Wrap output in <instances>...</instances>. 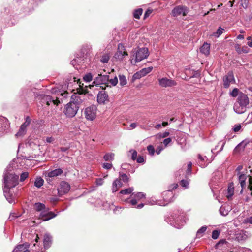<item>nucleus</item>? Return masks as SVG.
Segmentation results:
<instances>
[{
	"instance_id": "4468645a",
	"label": "nucleus",
	"mask_w": 252,
	"mask_h": 252,
	"mask_svg": "<svg viewBox=\"0 0 252 252\" xmlns=\"http://www.w3.org/2000/svg\"><path fill=\"white\" fill-rule=\"evenodd\" d=\"M224 82V86L225 88H228L230 83L234 82L235 79L233 74L232 72H229L223 79Z\"/></svg>"
},
{
	"instance_id": "69168bd1",
	"label": "nucleus",
	"mask_w": 252,
	"mask_h": 252,
	"mask_svg": "<svg viewBox=\"0 0 252 252\" xmlns=\"http://www.w3.org/2000/svg\"><path fill=\"white\" fill-rule=\"evenodd\" d=\"M242 53H247L248 52L249 50L247 49L246 46L243 47L242 48Z\"/></svg>"
},
{
	"instance_id": "0eeeda50",
	"label": "nucleus",
	"mask_w": 252,
	"mask_h": 252,
	"mask_svg": "<svg viewBox=\"0 0 252 252\" xmlns=\"http://www.w3.org/2000/svg\"><path fill=\"white\" fill-rule=\"evenodd\" d=\"M158 82L159 86L163 88L173 87L177 85L175 81L166 77L159 79Z\"/></svg>"
},
{
	"instance_id": "9b49d317",
	"label": "nucleus",
	"mask_w": 252,
	"mask_h": 252,
	"mask_svg": "<svg viewBox=\"0 0 252 252\" xmlns=\"http://www.w3.org/2000/svg\"><path fill=\"white\" fill-rule=\"evenodd\" d=\"M70 189V186L68 183L64 181L62 182L58 189V193L60 195H63L67 193Z\"/></svg>"
},
{
	"instance_id": "774afa93",
	"label": "nucleus",
	"mask_w": 252,
	"mask_h": 252,
	"mask_svg": "<svg viewBox=\"0 0 252 252\" xmlns=\"http://www.w3.org/2000/svg\"><path fill=\"white\" fill-rule=\"evenodd\" d=\"M46 141L48 143H51L53 141V138L51 137H47L46 138Z\"/></svg>"
},
{
	"instance_id": "412c9836",
	"label": "nucleus",
	"mask_w": 252,
	"mask_h": 252,
	"mask_svg": "<svg viewBox=\"0 0 252 252\" xmlns=\"http://www.w3.org/2000/svg\"><path fill=\"white\" fill-rule=\"evenodd\" d=\"M233 109L234 111L238 114H242L244 113L246 110L245 107L242 106L238 102L235 103Z\"/></svg>"
},
{
	"instance_id": "13d9d810",
	"label": "nucleus",
	"mask_w": 252,
	"mask_h": 252,
	"mask_svg": "<svg viewBox=\"0 0 252 252\" xmlns=\"http://www.w3.org/2000/svg\"><path fill=\"white\" fill-rule=\"evenodd\" d=\"M96 185L98 186L102 185L103 183V181L102 179H97L96 181Z\"/></svg>"
},
{
	"instance_id": "8fccbe9b",
	"label": "nucleus",
	"mask_w": 252,
	"mask_h": 252,
	"mask_svg": "<svg viewBox=\"0 0 252 252\" xmlns=\"http://www.w3.org/2000/svg\"><path fill=\"white\" fill-rule=\"evenodd\" d=\"M102 166L106 169H110L112 167V164L110 163H104Z\"/></svg>"
},
{
	"instance_id": "72a5a7b5",
	"label": "nucleus",
	"mask_w": 252,
	"mask_h": 252,
	"mask_svg": "<svg viewBox=\"0 0 252 252\" xmlns=\"http://www.w3.org/2000/svg\"><path fill=\"white\" fill-rule=\"evenodd\" d=\"M114 153H107L104 156V159L105 161H112L114 159Z\"/></svg>"
},
{
	"instance_id": "b1692460",
	"label": "nucleus",
	"mask_w": 252,
	"mask_h": 252,
	"mask_svg": "<svg viewBox=\"0 0 252 252\" xmlns=\"http://www.w3.org/2000/svg\"><path fill=\"white\" fill-rule=\"evenodd\" d=\"M234 187L233 183H230L227 189V197L228 198H231L234 194Z\"/></svg>"
},
{
	"instance_id": "ddd939ff",
	"label": "nucleus",
	"mask_w": 252,
	"mask_h": 252,
	"mask_svg": "<svg viewBox=\"0 0 252 252\" xmlns=\"http://www.w3.org/2000/svg\"><path fill=\"white\" fill-rule=\"evenodd\" d=\"M237 102L239 103L242 106L246 108L249 104V99L246 94L241 93L239 95Z\"/></svg>"
},
{
	"instance_id": "5701e85b",
	"label": "nucleus",
	"mask_w": 252,
	"mask_h": 252,
	"mask_svg": "<svg viewBox=\"0 0 252 252\" xmlns=\"http://www.w3.org/2000/svg\"><path fill=\"white\" fill-rule=\"evenodd\" d=\"M239 177V182L241 184V186L243 188L246 185V180L247 179V175L245 173H238Z\"/></svg>"
},
{
	"instance_id": "393cba45",
	"label": "nucleus",
	"mask_w": 252,
	"mask_h": 252,
	"mask_svg": "<svg viewBox=\"0 0 252 252\" xmlns=\"http://www.w3.org/2000/svg\"><path fill=\"white\" fill-rule=\"evenodd\" d=\"M46 208L45 205L41 203H36L34 204V208L38 212H41L44 209H46Z\"/></svg>"
},
{
	"instance_id": "bb28decb",
	"label": "nucleus",
	"mask_w": 252,
	"mask_h": 252,
	"mask_svg": "<svg viewBox=\"0 0 252 252\" xmlns=\"http://www.w3.org/2000/svg\"><path fill=\"white\" fill-rule=\"evenodd\" d=\"M207 230V226H203L198 229L196 233V236L198 238H200L203 236L204 233Z\"/></svg>"
},
{
	"instance_id": "6ab92c4d",
	"label": "nucleus",
	"mask_w": 252,
	"mask_h": 252,
	"mask_svg": "<svg viewBox=\"0 0 252 252\" xmlns=\"http://www.w3.org/2000/svg\"><path fill=\"white\" fill-rule=\"evenodd\" d=\"M28 245L22 244L17 246L12 252H29Z\"/></svg>"
},
{
	"instance_id": "6e6552de",
	"label": "nucleus",
	"mask_w": 252,
	"mask_h": 252,
	"mask_svg": "<svg viewBox=\"0 0 252 252\" xmlns=\"http://www.w3.org/2000/svg\"><path fill=\"white\" fill-rule=\"evenodd\" d=\"M85 97L84 94H75L72 95L70 102L74 103L77 106H79V105L84 101Z\"/></svg>"
},
{
	"instance_id": "37998d69",
	"label": "nucleus",
	"mask_w": 252,
	"mask_h": 252,
	"mask_svg": "<svg viewBox=\"0 0 252 252\" xmlns=\"http://www.w3.org/2000/svg\"><path fill=\"white\" fill-rule=\"evenodd\" d=\"M121 180H122L124 182H127L128 181V177L126 174H120Z\"/></svg>"
},
{
	"instance_id": "39448f33",
	"label": "nucleus",
	"mask_w": 252,
	"mask_h": 252,
	"mask_svg": "<svg viewBox=\"0 0 252 252\" xmlns=\"http://www.w3.org/2000/svg\"><path fill=\"white\" fill-rule=\"evenodd\" d=\"M189 12V9L185 6L179 5L173 8L172 11L171 15L174 17L185 16Z\"/></svg>"
},
{
	"instance_id": "f704fd0d",
	"label": "nucleus",
	"mask_w": 252,
	"mask_h": 252,
	"mask_svg": "<svg viewBox=\"0 0 252 252\" xmlns=\"http://www.w3.org/2000/svg\"><path fill=\"white\" fill-rule=\"evenodd\" d=\"M198 158L199 159V163L200 164V165L202 167H205L207 165V164L203 163V162L205 160V159H207V157L205 156L204 157H203L201 156L200 154L198 155Z\"/></svg>"
},
{
	"instance_id": "49530a36",
	"label": "nucleus",
	"mask_w": 252,
	"mask_h": 252,
	"mask_svg": "<svg viewBox=\"0 0 252 252\" xmlns=\"http://www.w3.org/2000/svg\"><path fill=\"white\" fill-rule=\"evenodd\" d=\"M134 197L139 200L142 198H144L145 197V194L142 192H138L134 194Z\"/></svg>"
},
{
	"instance_id": "bf43d9fd",
	"label": "nucleus",
	"mask_w": 252,
	"mask_h": 252,
	"mask_svg": "<svg viewBox=\"0 0 252 252\" xmlns=\"http://www.w3.org/2000/svg\"><path fill=\"white\" fill-rule=\"evenodd\" d=\"M241 128V126L240 125H238L235 126L234 127V131L235 132H238Z\"/></svg>"
},
{
	"instance_id": "f03ea898",
	"label": "nucleus",
	"mask_w": 252,
	"mask_h": 252,
	"mask_svg": "<svg viewBox=\"0 0 252 252\" xmlns=\"http://www.w3.org/2000/svg\"><path fill=\"white\" fill-rule=\"evenodd\" d=\"M133 58L130 60V62L134 64L136 63L146 59L149 55L148 49L145 47L139 48L135 51H133Z\"/></svg>"
},
{
	"instance_id": "1a4fd4ad",
	"label": "nucleus",
	"mask_w": 252,
	"mask_h": 252,
	"mask_svg": "<svg viewBox=\"0 0 252 252\" xmlns=\"http://www.w3.org/2000/svg\"><path fill=\"white\" fill-rule=\"evenodd\" d=\"M97 100L100 104H105L109 101L108 95L105 91H100L97 94Z\"/></svg>"
},
{
	"instance_id": "864d4df0",
	"label": "nucleus",
	"mask_w": 252,
	"mask_h": 252,
	"mask_svg": "<svg viewBox=\"0 0 252 252\" xmlns=\"http://www.w3.org/2000/svg\"><path fill=\"white\" fill-rule=\"evenodd\" d=\"M172 140L170 138H167L163 140V144L165 146H167L169 143L171 142Z\"/></svg>"
},
{
	"instance_id": "3c124183",
	"label": "nucleus",
	"mask_w": 252,
	"mask_h": 252,
	"mask_svg": "<svg viewBox=\"0 0 252 252\" xmlns=\"http://www.w3.org/2000/svg\"><path fill=\"white\" fill-rule=\"evenodd\" d=\"M235 48L237 52L239 54L242 53V48L240 47V45L238 44H236L235 46Z\"/></svg>"
},
{
	"instance_id": "423d86ee",
	"label": "nucleus",
	"mask_w": 252,
	"mask_h": 252,
	"mask_svg": "<svg viewBox=\"0 0 252 252\" xmlns=\"http://www.w3.org/2000/svg\"><path fill=\"white\" fill-rule=\"evenodd\" d=\"M56 216V215L53 212L50 211L49 208L47 207L40 213L39 219L43 221H47Z\"/></svg>"
},
{
	"instance_id": "79ce46f5",
	"label": "nucleus",
	"mask_w": 252,
	"mask_h": 252,
	"mask_svg": "<svg viewBox=\"0 0 252 252\" xmlns=\"http://www.w3.org/2000/svg\"><path fill=\"white\" fill-rule=\"evenodd\" d=\"M147 150L149 152V153L151 155H153L155 153V149L154 147L152 145H149L147 147Z\"/></svg>"
},
{
	"instance_id": "4c0bfd02",
	"label": "nucleus",
	"mask_w": 252,
	"mask_h": 252,
	"mask_svg": "<svg viewBox=\"0 0 252 252\" xmlns=\"http://www.w3.org/2000/svg\"><path fill=\"white\" fill-rule=\"evenodd\" d=\"M133 188H129L126 189L124 190H122L120 192V193L123 194H130L133 191Z\"/></svg>"
},
{
	"instance_id": "09e8293b",
	"label": "nucleus",
	"mask_w": 252,
	"mask_h": 252,
	"mask_svg": "<svg viewBox=\"0 0 252 252\" xmlns=\"http://www.w3.org/2000/svg\"><path fill=\"white\" fill-rule=\"evenodd\" d=\"M130 152L132 154L131 158L133 160H135L136 159L137 155V152L135 150H131L130 151Z\"/></svg>"
},
{
	"instance_id": "f3484780",
	"label": "nucleus",
	"mask_w": 252,
	"mask_h": 252,
	"mask_svg": "<svg viewBox=\"0 0 252 252\" xmlns=\"http://www.w3.org/2000/svg\"><path fill=\"white\" fill-rule=\"evenodd\" d=\"M17 177L16 179V185L18 184V180L19 178V176L15 175V174L10 173L6 171V173H4V184L5 185V179L6 178V181L8 182H11L12 181L13 178Z\"/></svg>"
},
{
	"instance_id": "2f4dec72",
	"label": "nucleus",
	"mask_w": 252,
	"mask_h": 252,
	"mask_svg": "<svg viewBox=\"0 0 252 252\" xmlns=\"http://www.w3.org/2000/svg\"><path fill=\"white\" fill-rule=\"evenodd\" d=\"M143 12V10L141 8H139L134 11L133 13V16L135 18L139 19L140 17V16L142 15Z\"/></svg>"
},
{
	"instance_id": "0e129e2a",
	"label": "nucleus",
	"mask_w": 252,
	"mask_h": 252,
	"mask_svg": "<svg viewBox=\"0 0 252 252\" xmlns=\"http://www.w3.org/2000/svg\"><path fill=\"white\" fill-rule=\"evenodd\" d=\"M181 184L184 187H187L188 185V183L187 181L184 180H182L181 181Z\"/></svg>"
},
{
	"instance_id": "e433bc0d",
	"label": "nucleus",
	"mask_w": 252,
	"mask_h": 252,
	"mask_svg": "<svg viewBox=\"0 0 252 252\" xmlns=\"http://www.w3.org/2000/svg\"><path fill=\"white\" fill-rule=\"evenodd\" d=\"M228 209H226L224 206H221L220 208V213L222 216H226L228 214Z\"/></svg>"
},
{
	"instance_id": "a211bd4d",
	"label": "nucleus",
	"mask_w": 252,
	"mask_h": 252,
	"mask_svg": "<svg viewBox=\"0 0 252 252\" xmlns=\"http://www.w3.org/2000/svg\"><path fill=\"white\" fill-rule=\"evenodd\" d=\"M122 186V183L120 179H115L113 184L112 187V191L113 192H115L118 190Z\"/></svg>"
},
{
	"instance_id": "dca6fc26",
	"label": "nucleus",
	"mask_w": 252,
	"mask_h": 252,
	"mask_svg": "<svg viewBox=\"0 0 252 252\" xmlns=\"http://www.w3.org/2000/svg\"><path fill=\"white\" fill-rule=\"evenodd\" d=\"M42 99L47 100V105H49L51 103H53L54 105H58V104L60 103V101L57 98H56V99H54L51 96L47 95H42Z\"/></svg>"
},
{
	"instance_id": "2eb2a0df",
	"label": "nucleus",
	"mask_w": 252,
	"mask_h": 252,
	"mask_svg": "<svg viewBox=\"0 0 252 252\" xmlns=\"http://www.w3.org/2000/svg\"><path fill=\"white\" fill-rule=\"evenodd\" d=\"M62 173H63L62 170L60 168L56 169L53 170H52L47 173V175H46V176L47 177V178L46 179V180L48 182H49L50 181V178L57 177V176L62 174Z\"/></svg>"
},
{
	"instance_id": "4d7b16f0",
	"label": "nucleus",
	"mask_w": 252,
	"mask_h": 252,
	"mask_svg": "<svg viewBox=\"0 0 252 252\" xmlns=\"http://www.w3.org/2000/svg\"><path fill=\"white\" fill-rule=\"evenodd\" d=\"M249 188L250 190L252 191L251 195L252 196V177H250L249 179Z\"/></svg>"
},
{
	"instance_id": "a18cd8bd",
	"label": "nucleus",
	"mask_w": 252,
	"mask_h": 252,
	"mask_svg": "<svg viewBox=\"0 0 252 252\" xmlns=\"http://www.w3.org/2000/svg\"><path fill=\"white\" fill-rule=\"evenodd\" d=\"M110 83L113 85V86H116L118 83V78L116 76H115L114 78L111 79L110 80L109 79V81Z\"/></svg>"
},
{
	"instance_id": "f8f14e48",
	"label": "nucleus",
	"mask_w": 252,
	"mask_h": 252,
	"mask_svg": "<svg viewBox=\"0 0 252 252\" xmlns=\"http://www.w3.org/2000/svg\"><path fill=\"white\" fill-rule=\"evenodd\" d=\"M109 81V76L107 75H102L98 74V76L94 79V83L99 85L103 84H106Z\"/></svg>"
},
{
	"instance_id": "c85d7f7f",
	"label": "nucleus",
	"mask_w": 252,
	"mask_h": 252,
	"mask_svg": "<svg viewBox=\"0 0 252 252\" xmlns=\"http://www.w3.org/2000/svg\"><path fill=\"white\" fill-rule=\"evenodd\" d=\"M110 55L109 53H105L102 55L100 61L103 63H107L110 60Z\"/></svg>"
},
{
	"instance_id": "aec40b11",
	"label": "nucleus",
	"mask_w": 252,
	"mask_h": 252,
	"mask_svg": "<svg viewBox=\"0 0 252 252\" xmlns=\"http://www.w3.org/2000/svg\"><path fill=\"white\" fill-rule=\"evenodd\" d=\"M210 45L207 43H204L200 49V52L206 56L210 53Z\"/></svg>"
},
{
	"instance_id": "473e14b6",
	"label": "nucleus",
	"mask_w": 252,
	"mask_h": 252,
	"mask_svg": "<svg viewBox=\"0 0 252 252\" xmlns=\"http://www.w3.org/2000/svg\"><path fill=\"white\" fill-rule=\"evenodd\" d=\"M119 78L120 85L124 86L126 84L127 80L126 77L124 75H119Z\"/></svg>"
},
{
	"instance_id": "603ef678",
	"label": "nucleus",
	"mask_w": 252,
	"mask_h": 252,
	"mask_svg": "<svg viewBox=\"0 0 252 252\" xmlns=\"http://www.w3.org/2000/svg\"><path fill=\"white\" fill-rule=\"evenodd\" d=\"M176 223V227L177 228H180L181 226H183L184 225V224L185 223V220H183L181 221V223H179L178 222V220H177Z\"/></svg>"
},
{
	"instance_id": "c9c22d12",
	"label": "nucleus",
	"mask_w": 252,
	"mask_h": 252,
	"mask_svg": "<svg viewBox=\"0 0 252 252\" xmlns=\"http://www.w3.org/2000/svg\"><path fill=\"white\" fill-rule=\"evenodd\" d=\"M170 134V133L168 131H165L163 133H160L156 135V137L157 138L161 139L164 138L167 136H168Z\"/></svg>"
},
{
	"instance_id": "680f3d73",
	"label": "nucleus",
	"mask_w": 252,
	"mask_h": 252,
	"mask_svg": "<svg viewBox=\"0 0 252 252\" xmlns=\"http://www.w3.org/2000/svg\"><path fill=\"white\" fill-rule=\"evenodd\" d=\"M144 158L142 157H138V158H137V162L138 163H143L144 162Z\"/></svg>"
},
{
	"instance_id": "a19ab883",
	"label": "nucleus",
	"mask_w": 252,
	"mask_h": 252,
	"mask_svg": "<svg viewBox=\"0 0 252 252\" xmlns=\"http://www.w3.org/2000/svg\"><path fill=\"white\" fill-rule=\"evenodd\" d=\"M143 77L142 76V73H141L140 70L138 72H137L133 75V78L134 79H138Z\"/></svg>"
},
{
	"instance_id": "7ed1b4c3",
	"label": "nucleus",
	"mask_w": 252,
	"mask_h": 252,
	"mask_svg": "<svg viewBox=\"0 0 252 252\" xmlns=\"http://www.w3.org/2000/svg\"><path fill=\"white\" fill-rule=\"evenodd\" d=\"M79 106H77L73 102H69L67 104L64 108V113L68 117H73L77 114Z\"/></svg>"
},
{
	"instance_id": "a878e982",
	"label": "nucleus",
	"mask_w": 252,
	"mask_h": 252,
	"mask_svg": "<svg viewBox=\"0 0 252 252\" xmlns=\"http://www.w3.org/2000/svg\"><path fill=\"white\" fill-rule=\"evenodd\" d=\"M44 184V180L41 177H37L34 182V186L37 188H40Z\"/></svg>"
},
{
	"instance_id": "6e6d98bb",
	"label": "nucleus",
	"mask_w": 252,
	"mask_h": 252,
	"mask_svg": "<svg viewBox=\"0 0 252 252\" xmlns=\"http://www.w3.org/2000/svg\"><path fill=\"white\" fill-rule=\"evenodd\" d=\"M30 121L27 119L26 121L21 126H23L24 128L26 129L27 126L30 124Z\"/></svg>"
},
{
	"instance_id": "5fc2aeb1",
	"label": "nucleus",
	"mask_w": 252,
	"mask_h": 252,
	"mask_svg": "<svg viewBox=\"0 0 252 252\" xmlns=\"http://www.w3.org/2000/svg\"><path fill=\"white\" fill-rule=\"evenodd\" d=\"M152 10H147L145 14H144V19H146L148 17H149V16L152 13Z\"/></svg>"
},
{
	"instance_id": "7c9ffc66",
	"label": "nucleus",
	"mask_w": 252,
	"mask_h": 252,
	"mask_svg": "<svg viewBox=\"0 0 252 252\" xmlns=\"http://www.w3.org/2000/svg\"><path fill=\"white\" fill-rule=\"evenodd\" d=\"M224 30L223 28L220 27L217 29V31L215 32H214L212 35L216 37H219L223 33Z\"/></svg>"
},
{
	"instance_id": "cd10ccee",
	"label": "nucleus",
	"mask_w": 252,
	"mask_h": 252,
	"mask_svg": "<svg viewBox=\"0 0 252 252\" xmlns=\"http://www.w3.org/2000/svg\"><path fill=\"white\" fill-rule=\"evenodd\" d=\"M153 69V68L152 66L142 69L140 70L142 76H143V77L146 76L147 74L151 72Z\"/></svg>"
},
{
	"instance_id": "20e7f679",
	"label": "nucleus",
	"mask_w": 252,
	"mask_h": 252,
	"mask_svg": "<svg viewBox=\"0 0 252 252\" xmlns=\"http://www.w3.org/2000/svg\"><path fill=\"white\" fill-rule=\"evenodd\" d=\"M97 107L92 105L87 107L84 110V115L86 119L89 121L94 120L96 117Z\"/></svg>"
},
{
	"instance_id": "052dcab7",
	"label": "nucleus",
	"mask_w": 252,
	"mask_h": 252,
	"mask_svg": "<svg viewBox=\"0 0 252 252\" xmlns=\"http://www.w3.org/2000/svg\"><path fill=\"white\" fill-rule=\"evenodd\" d=\"M137 126V125L136 123H131L129 126L130 129H133L135 128Z\"/></svg>"
},
{
	"instance_id": "9d476101",
	"label": "nucleus",
	"mask_w": 252,
	"mask_h": 252,
	"mask_svg": "<svg viewBox=\"0 0 252 252\" xmlns=\"http://www.w3.org/2000/svg\"><path fill=\"white\" fill-rule=\"evenodd\" d=\"M118 50L115 55L116 59L119 61H122L125 56H127V53L125 51V47L122 44H119L118 47Z\"/></svg>"
},
{
	"instance_id": "58836bf2",
	"label": "nucleus",
	"mask_w": 252,
	"mask_h": 252,
	"mask_svg": "<svg viewBox=\"0 0 252 252\" xmlns=\"http://www.w3.org/2000/svg\"><path fill=\"white\" fill-rule=\"evenodd\" d=\"M220 233V232L218 230H214L212 232V238L213 239H217L219 237Z\"/></svg>"
},
{
	"instance_id": "338daca9",
	"label": "nucleus",
	"mask_w": 252,
	"mask_h": 252,
	"mask_svg": "<svg viewBox=\"0 0 252 252\" xmlns=\"http://www.w3.org/2000/svg\"><path fill=\"white\" fill-rule=\"evenodd\" d=\"M191 166H192V163L189 162L188 164V171L189 172H191Z\"/></svg>"
},
{
	"instance_id": "4be33fe9",
	"label": "nucleus",
	"mask_w": 252,
	"mask_h": 252,
	"mask_svg": "<svg viewBox=\"0 0 252 252\" xmlns=\"http://www.w3.org/2000/svg\"><path fill=\"white\" fill-rule=\"evenodd\" d=\"M51 237L49 234H45L44 237V247L45 249L48 248L51 244Z\"/></svg>"
},
{
	"instance_id": "e2e57ef3",
	"label": "nucleus",
	"mask_w": 252,
	"mask_h": 252,
	"mask_svg": "<svg viewBox=\"0 0 252 252\" xmlns=\"http://www.w3.org/2000/svg\"><path fill=\"white\" fill-rule=\"evenodd\" d=\"M163 149V148L161 146H159L157 148L156 152L157 154H159Z\"/></svg>"
},
{
	"instance_id": "c03bdc74",
	"label": "nucleus",
	"mask_w": 252,
	"mask_h": 252,
	"mask_svg": "<svg viewBox=\"0 0 252 252\" xmlns=\"http://www.w3.org/2000/svg\"><path fill=\"white\" fill-rule=\"evenodd\" d=\"M239 90L237 88H234L230 93V95L232 97H236L238 95Z\"/></svg>"
},
{
	"instance_id": "c756f323",
	"label": "nucleus",
	"mask_w": 252,
	"mask_h": 252,
	"mask_svg": "<svg viewBox=\"0 0 252 252\" xmlns=\"http://www.w3.org/2000/svg\"><path fill=\"white\" fill-rule=\"evenodd\" d=\"M26 132V129L24 128L23 126H20L18 132L15 134L16 137L23 136Z\"/></svg>"
},
{
	"instance_id": "ea45409f",
	"label": "nucleus",
	"mask_w": 252,
	"mask_h": 252,
	"mask_svg": "<svg viewBox=\"0 0 252 252\" xmlns=\"http://www.w3.org/2000/svg\"><path fill=\"white\" fill-rule=\"evenodd\" d=\"M83 79L84 81L86 82H90L92 80V76L91 74L88 73L87 74H86L84 77Z\"/></svg>"
},
{
	"instance_id": "f257e3e1",
	"label": "nucleus",
	"mask_w": 252,
	"mask_h": 252,
	"mask_svg": "<svg viewBox=\"0 0 252 252\" xmlns=\"http://www.w3.org/2000/svg\"><path fill=\"white\" fill-rule=\"evenodd\" d=\"M17 177L13 178L11 182L6 181V178L5 179V186L3 188V192L6 200L10 203H12L14 202L13 194L10 191V189L16 186Z\"/></svg>"
},
{
	"instance_id": "de8ad7c7",
	"label": "nucleus",
	"mask_w": 252,
	"mask_h": 252,
	"mask_svg": "<svg viewBox=\"0 0 252 252\" xmlns=\"http://www.w3.org/2000/svg\"><path fill=\"white\" fill-rule=\"evenodd\" d=\"M28 176V173L27 172H23L21 174L20 176V181H24Z\"/></svg>"
}]
</instances>
